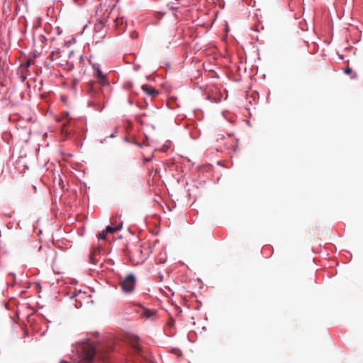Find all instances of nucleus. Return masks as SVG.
<instances>
[{"mask_svg":"<svg viewBox=\"0 0 363 363\" xmlns=\"http://www.w3.org/2000/svg\"><path fill=\"white\" fill-rule=\"evenodd\" d=\"M94 68L96 70V77L98 81L88 82V93L91 98L89 104L98 106V109H101L104 107V99L101 86L107 84V79L99 67L94 65Z\"/></svg>","mask_w":363,"mask_h":363,"instance_id":"nucleus-1","label":"nucleus"},{"mask_svg":"<svg viewBox=\"0 0 363 363\" xmlns=\"http://www.w3.org/2000/svg\"><path fill=\"white\" fill-rule=\"evenodd\" d=\"M77 350L80 353L78 363H91L96 353L95 348L89 342L81 344Z\"/></svg>","mask_w":363,"mask_h":363,"instance_id":"nucleus-2","label":"nucleus"},{"mask_svg":"<svg viewBox=\"0 0 363 363\" xmlns=\"http://www.w3.org/2000/svg\"><path fill=\"white\" fill-rule=\"evenodd\" d=\"M151 250L149 245H143L131 252L130 258L135 264H140L149 257Z\"/></svg>","mask_w":363,"mask_h":363,"instance_id":"nucleus-3","label":"nucleus"},{"mask_svg":"<svg viewBox=\"0 0 363 363\" xmlns=\"http://www.w3.org/2000/svg\"><path fill=\"white\" fill-rule=\"evenodd\" d=\"M135 277L133 274H130L123 278H120L119 286L123 292L131 294L135 289Z\"/></svg>","mask_w":363,"mask_h":363,"instance_id":"nucleus-4","label":"nucleus"},{"mask_svg":"<svg viewBox=\"0 0 363 363\" xmlns=\"http://www.w3.org/2000/svg\"><path fill=\"white\" fill-rule=\"evenodd\" d=\"M114 23H115L116 28L118 30V33H122L125 31V30L126 28V25L124 23L123 17H117L114 20Z\"/></svg>","mask_w":363,"mask_h":363,"instance_id":"nucleus-5","label":"nucleus"},{"mask_svg":"<svg viewBox=\"0 0 363 363\" xmlns=\"http://www.w3.org/2000/svg\"><path fill=\"white\" fill-rule=\"evenodd\" d=\"M142 89L145 93L151 97H155L159 94V92L155 89L147 84H143L142 86Z\"/></svg>","mask_w":363,"mask_h":363,"instance_id":"nucleus-6","label":"nucleus"},{"mask_svg":"<svg viewBox=\"0 0 363 363\" xmlns=\"http://www.w3.org/2000/svg\"><path fill=\"white\" fill-rule=\"evenodd\" d=\"M62 52H64V51L62 52L59 49H57L55 51H52L50 55L51 60L54 61V60H60L62 57Z\"/></svg>","mask_w":363,"mask_h":363,"instance_id":"nucleus-7","label":"nucleus"},{"mask_svg":"<svg viewBox=\"0 0 363 363\" xmlns=\"http://www.w3.org/2000/svg\"><path fill=\"white\" fill-rule=\"evenodd\" d=\"M130 345L132 346V347L137 352H140L141 351V348H140V346L138 343V337H131L130 339Z\"/></svg>","mask_w":363,"mask_h":363,"instance_id":"nucleus-8","label":"nucleus"},{"mask_svg":"<svg viewBox=\"0 0 363 363\" xmlns=\"http://www.w3.org/2000/svg\"><path fill=\"white\" fill-rule=\"evenodd\" d=\"M122 225H123L122 223H119L118 225H116L115 226H113V225L107 226L106 228V233H113L121 230L122 228Z\"/></svg>","mask_w":363,"mask_h":363,"instance_id":"nucleus-9","label":"nucleus"},{"mask_svg":"<svg viewBox=\"0 0 363 363\" xmlns=\"http://www.w3.org/2000/svg\"><path fill=\"white\" fill-rule=\"evenodd\" d=\"M106 18L99 20L98 22L95 24L94 29L99 30V29L102 28L104 27V24L106 23Z\"/></svg>","mask_w":363,"mask_h":363,"instance_id":"nucleus-10","label":"nucleus"},{"mask_svg":"<svg viewBox=\"0 0 363 363\" xmlns=\"http://www.w3.org/2000/svg\"><path fill=\"white\" fill-rule=\"evenodd\" d=\"M143 314L144 316H145L146 318H149L152 317L155 314V312L152 311H150L148 309L144 308Z\"/></svg>","mask_w":363,"mask_h":363,"instance_id":"nucleus-11","label":"nucleus"},{"mask_svg":"<svg viewBox=\"0 0 363 363\" xmlns=\"http://www.w3.org/2000/svg\"><path fill=\"white\" fill-rule=\"evenodd\" d=\"M117 219H118V216H113L111 218V224L113 225V226H115L116 225H118L120 222H118L117 221Z\"/></svg>","mask_w":363,"mask_h":363,"instance_id":"nucleus-12","label":"nucleus"},{"mask_svg":"<svg viewBox=\"0 0 363 363\" xmlns=\"http://www.w3.org/2000/svg\"><path fill=\"white\" fill-rule=\"evenodd\" d=\"M61 132L62 134L65 135H67L69 134V132L67 129V125L66 124H63L62 127V129H61Z\"/></svg>","mask_w":363,"mask_h":363,"instance_id":"nucleus-13","label":"nucleus"},{"mask_svg":"<svg viewBox=\"0 0 363 363\" xmlns=\"http://www.w3.org/2000/svg\"><path fill=\"white\" fill-rule=\"evenodd\" d=\"M106 233H106V230H105V231H103L102 233H101L99 234V238H100V239L105 240V239H106Z\"/></svg>","mask_w":363,"mask_h":363,"instance_id":"nucleus-14","label":"nucleus"},{"mask_svg":"<svg viewBox=\"0 0 363 363\" xmlns=\"http://www.w3.org/2000/svg\"><path fill=\"white\" fill-rule=\"evenodd\" d=\"M351 72H352V69H351V68H350V67H347V68L345 69V73H346V74H350V73H351Z\"/></svg>","mask_w":363,"mask_h":363,"instance_id":"nucleus-15","label":"nucleus"},{"mask_svg":"<svg viewBox=\"0 0 363 363\" xmlns=\"http://www.w3.org/2000/svg\"><path fill=\"white\" fill-rule=\"evenodd\" d=\"M73 54H74V51H73V50H70V51L69 52V57H71V55H73Z\"/></svg>","mask_w":363,"mask_h":363,"instance_id":"nucleus-16","label":"nucleus"},{"mask_svg":"<svg viewBox=\"0 0 363 363\" xmlns=\"http://www.w3.org/2000/svg\"><path fill=\"white\" fill-rule=\"evenodd\" d=\"M91 262H92V263H94V253H92V254L91 255Z\"/></svg>","mask_w":363,"mask_h":363,"instance_id":"nucleus-17","label":"nucleus"},{"mask_svg":"<svg viewBox=\"0 0 363 363\" xmlns=\"http://www.w3.org/2000/svg\"><path fill=\"white\" fill-rule=\"evenodd\" d=\"M60 363H69V362H68L67 361H61Z\"/></svg>","mask_w":363,"mask_h":363,"instance_id":"nucleus-18","label":"nucleus"},{"mask_svg":"<svg viewBox=\"0 0 363 363\" xmlns=\"http://www.w3.org/2000/svg\"><path fill=\"white\" fill-rule=\"evenodd\" d=\"M150 160H151V158L146 159V161H147V162H149V161H150Z\"/></svg>","mask_w":363,"mask_h":363,"instance_id":"nucleus-19","label":"nucleus"}]
</instances>
